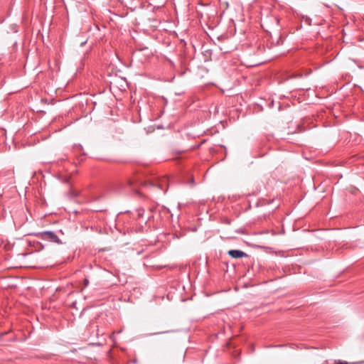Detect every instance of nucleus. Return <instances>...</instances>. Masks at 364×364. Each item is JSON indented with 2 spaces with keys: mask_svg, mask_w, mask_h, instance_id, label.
<instances>
[{
  "mask_svg": "<svg viewBox=\"0 0 364 364\" xmlns=\"http://www.w3.org/2000/svg\"><path fill=\"white\" fill-rule=\"evenodd\" d=\"M136 212L139 218H142L144 214V210L142 208L137 209Z\"/></svg>",
  "mask_w": 364,
  "mask_h": 364,
  "instance_id": "obj_4",
  "label": "nucleus"
},
{
  "mask_svg": "<svg viewBox=\"0 0 364 364\" xmlns=\"http://www.w3.org/2000/svg\"><path fill=\"white\" fill-rule=\"evenodd\" d=\"M228 254L231 257L235 258V259L242 258L243 257H247V255L245 252H244L242 250H229Z\"/></svg>",
  "mask_w": 364,
  "mask_h": 364,
  "instance_id": "obj_2",
  "label": "nucleus"
},
{
  "mask_svg": "<svg viewBox=\"0 0 364 364\" xmlns=\"http://www.w3.org/2000/svg\"><path fill=\"white\" fill-rule=\"evenodd\" d=\"M39 237L46 241L55 242L60 244L61 241L59 240L57 235L53 231H44L39 233Z\"/></svg>",
  "mask_w": 364,
  "mask_h": 364,
  "instance_id": "obj_1",
  "label": "nucleus"
},
{
  "mask_svg": "<svg viewBox=\"0 0 364 364\" xmlns=\"http://www.w3.org/2000/svg\"><path fill=\"white\" fill-rule=\"evenodd\" d=\"M171 331H163V332H156V333H150L151 336H154V335H158L159 333H169L171 332Z\"/></svg>",
  "mask_w": 364,
  "mask_h": 364,
  "instance_id": "obj_5",
  "label": "nucleus"
},
{
  "mask_svg": "<svg viewBox=\"0 0 364 364\" xmlns=\"http://www.w3.org/2000/svg\"><path fill=\"white\" fill-rule=\"evenodd\" d=\"M167 181V179L166 178H164L161 182H159L157 185H156L153 182H151L150 184L151 186H157V187L162 190V191H166V190L164 188L163 186H164V183L166 182Z\"/></svg>",
  "mask_w": 364,
  "mask_h": 364,
  "instance_id": "obj_3",
  "label": "nucleus"
},
{
  "mask_svg": "<svg viewBox=\"0 0 364 364\" xmlns=\"http://www.w3.org/2000/svg\"><path fill=\"white\" fill-rule=\"evenodd\" d=\"M89 284V281L87 279H84V284H85V287H87Z\"/></svg>",
  "mask_w": 364,
  "mask_h": 364,
  "instance_id": "obj_6",
  "label": "nucleus"
},
{
  "mask_svg": "<svg viewBox=\"0 0 364 364\" xmlns=\"http://www.w3.org/2000/svg\"><path fill=\"white\" fill-rule=\"evenodd\" d=\"M122 332V330L119 331H117L116 333H120ZM115 332L113 333V334H114Z\"/></svg>",
  "mask_w": 364,
  "mask_h": 364,
  "instance_id": "obj_8",
  "label": "nucleus"
},
{
  "mask_svg": "<svg viewBox=\"0 0 364 364\" xmlns=\"http://www.w3.org/2000/svg\"><path fill=\"white\" fill-rule=\"evenodd\" d=\"M338 364H348L347 362H339Z\"/></svg>",
  "mask_w": 364,
  "mask_h": 364,
  "instance_id": "obj_7",
  "label": "nucleus"
},
{
  "mask_svg": "<svg viewBox=\"0 0 364 364\" xmlns=\"http://www.w3.org/2000/svg\"><path fill=\"white\" fill-rule=\"evenodd\" d=\"M129 186H132V182L131 181H129Z\"/></svg>",
  "mask_w": 364,
  "mask_h": 364,
  "instance_id": "obj_9",
  "label": "nucleus"
}]
</instances>
